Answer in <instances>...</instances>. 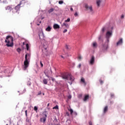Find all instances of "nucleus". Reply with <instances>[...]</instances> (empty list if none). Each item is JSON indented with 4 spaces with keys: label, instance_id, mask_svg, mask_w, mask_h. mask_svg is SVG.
<instances>
[{
    "label": "nucleus",
    "instance_id": "f257e3e1",
    "mask_svg": "<svg viewBox=\"0 0 125 125\" xmlns=\"http://www.w3.org/2000/svg\"><path fill=\"white\" fill-rule=\"evenodd\" d=\"M114 31V27L111 26L107 29L105 34V39H106V42H110V39L112 38L113 36V33Z\"/></svg>",
    "mask_w": 125,
    "mask_h": 125
},
{
    "label": "nucleus",
    "instance_id": "f03ea898",
    "mask_svg": "<svg viewBox=\"0 0 125 125\" xmlns=\"http://www.w3.org/2000/svg\"><path fill=\"white\" fill-rule=\"evenodd\" d=\"M5 42L6 43V46L8 47H12L13 46V38L10 36H7L5 40Z\"/></svg>",
    "mask_w": 125,
    "mask_h": 125
},
{
    "label": "nucleus",
    "instance_id": "7ed1b4c3",
    "mask_svg": "<svg viewBox=\"0 0 125 125\" xmlns=\"http://www.w3.org/2000/svg\"><path fill=\"white\" fill-rule=\"evenodd\" d=\"M109 49V42H107V41H105V42L103 43L101 46V50L103 52H107Z\"/></svg>",
    "mask_w": 125,
    "mask_h": 125
},
{
    "label": "nucleus",
    "instance_id": "20e7f679",
    "mask_svg": "<svg viewBox=\"0 0 125 125\" xmlns=\"http://www.w3.org/2000/svg\"><path fill=\"white\" fill-rule=\"evenodd\" d=\"M62 78L63 80H67V81H70V82H73L74 79L71 74L69 73L68 74H63L62 75Z\"/></svg>",
    "mask_w": 125,
    "mask_h": 125
},
{
    "label": "nucleus",
    "instance_id": "39448f33",
    "mask_svg": "<svg viewBox=\"0 0 125 125\" xmlns=\"http://www.w3.org/2000/svg\"><path fill=\"white\" fill-rule=\"evenodd\" d=\"M85 8L91 15H93L94 14V10H93V9L92 8V6H88L87 4H85Z\"/></svg>",
    "mask_w": 125,
    "mask_h": 125
},
{
    "label": "nucleus",
    "instance_id": "423d86ee",
    "mask_svg": "<svg viewBox=\"0 0 125 125\" xmlns=\"http://www.w3.org/2000/svg\"><path fill=\"white\" fill-rule=\"evenodd\" d=\"M47 112L46 111H45L42 113V118H41L40 119V122L41 123H45V121H46V118H47Z\"/></svg>",
    "mask_w": 125,
    "mask_h": 125
},
{
    "label": "nucleus",
    "instance_id": "0eeeda50",
    "mask_svg": "<svg viewBox=\"0 0 125 125\" xmlns=\"http://www.w3.org/2000/svg\"><path fill=\"white\" fill-rule=\"evenodd\" d=\"M25 0H22L20 2V3L18 4L15 7V9H14V10H13V13H16V12H18L20 10V7H21V4H22L23 1H24Z\"/></svg>",
    "mask_w": 125,
    "mask_h": 125
},
{
    "label": "nucleus",
    "instance_id": "6e6552de",
    "mask_svg": "<svg viewBox=\"0 0 125 125\" xmlns=\"http://www.w3.org/2000/svg\"><path fill=\"white\" fill-rule=\"evenodd\" d=\"M88 63L89 65H90L91 66L94 65V63H95V57L92 56L88 61Z\"/></svg>",
    "mask_w": 125,
    "mask_h": 125
},
{
    "label": "nucleus",
    "instance_id": "1a4fd4ad",
    "mask_svg": "<svg viewBox=\"0 0 125 125\" xmlns=\"http://www.w3.org/2000/svg\"><path fill=\"white\" fill-rule=\"evenodd\" d=\"M124 43V39L123 38H120L116 43V46H120L123 45Z\"/></svg>",
    "mask_w": 125,
    "mask_h": 125
},
{
    "label": "nucleus",
    "instance_id": "9d476101",
    "mask_svg": "<svg viewBox=\"0 0 125 125\" xmlns=\"http://www.w3.org/2000/svg\"><path fill=\"white\" fill-rule=\"evenodd\" d=\"M80 83L81 84L83 85V86H85V85H86V82H85V79H84L83 77L81 78Z\"/></svg>",
    "mask_w": 125,
    "mask_h": 125
},
{
    "label": "nucleus",
    "instance_id": "9b49d317",
    "mask_svg": "<svg viewBox=\"0 0 125 125\" xmlns=\"http://www.w3.org/2000/svg\"><path fill=\"white\" fill-rule=\"evenodd\" d=\"M23 65H24V67H23V69L25 70L27 69V68L28 67H29V62L28 61H24V62H23Z\"/></svg>",
    "mask_w": 125,
    "mask_h": 125
},
{
    "label": "nucleus",
    "instance_id": "f8f14e48",
    "mask_svg": "<svg viewBox=\"0 0 125 125\" xmlns=\"http://www.w3.org/2000/svg\"><path fill=\"white\" fill-rule=\"evenodd\" d=\"M88 99H89V95L86 94L84 96V98L83 99V102H87L88 101Z\"/></svg>",
    "mask_w": 125,
    "mask_h": 125
},
{
    "label": "nucleus",
    "instance_id": "ddd939ff",
    "mask_svg": "<svg viewBox=\"0 0 125 125\" xmlns=\"http://www.w3.org/2000/svg\"><path fill=\"white\" fill-rule=\"evenodd\" d=\"M6 10H8L9 11H11L14 10V9L12 8V5H9L5 7Z\"/></svg>",
    "mask_w": 125,
    "mask_h": 125
},
{
    "label": "nucleus",
    "instance_id": "4468645a",
    "mask_svg": "<svg viewBox=\"0 0 125 125\" xmlns=\"http://www.w3.org/2000/svg\"><path fill=\"white\" fill-rule=\"evenodd\" d=\"M107 30V26H104L102 27L101 31V34L102 35L103 34H104L105 33V31Z\"/></svg>",
    "mask_w": 125,
    "mask_h": 125
},
{
    "label": "nucleus",
    "instance_id": "2eb2a0df",
    "mask_svg": "<svg viewBox=\"0 0 125 125\" xmlns=\"http://www.w3.org/2000/svg\"><path fill=\"white\" fill-rule=\"evenodd\" d=\"M64 26H65L67 29H69V28H70V25L69 24L66 23V22H63L62 24V27H64Z\"/></svg>",
    "mask_w": 125,
    "mask_h": 125
},
{
    "label": "nucleus",
    "instance_id": "dca6fc26",
    "mask_svg": "<svg viewBox=\"0 0 125 125\" xmlns=\"http://www.w3.org/2000/svg\"><path fill=\"white\" fill-rule=\"evenodd\" d=\"M46 47H44V49H42L43 53L45 54V55H48V51H47V50H46Z\"/></svg>",
    "mask_w": 125,
    "mask_h": 125
},
{
    "label": "nucleus",
    "instance_id": "f3484780",
    "mask_svg": "<svg viewBox=\"0 0 125 125\" xmlns=\"http://www.w3.org/2000/svg\"><path fill=\"white\" fill-rule=\"evenodd\" d=\"M53 28L56 30L57 29H60V26L57 24H54L53 25Z\"/></svg>",
    "mask_w": 125,
    "mask_h": 125
},
{
    "label": "nucleus",
    "instance_id": "a211bd4d",
    "mask_svg": "<svg viewBox=\"0 0 125 125\" xmlns=\"http://www.w3.org/2000/svg\"><path fill=\"white\" fill-rule=\"evenodd\" d=\"M101 2H102V0H97L96 3H97V6H98V7H99V6H100V4H101Z\"/></svg>",
    "mask_w": 125,
    "mask_h": 125
},
{
    "label": "nucleus",
    "instance_id": "6ab92c4d",
    "mask_svg": "<svg viewBox=\"0 0 125 125\" xmlns=\"http://www.w3.org/2000/svg\"><path fill=\"white\" fill-rule=\"evenodd\" d=\"M92 46H93V47L94 48H96V47H97V42H93L92 43Z\"/></svg>",
    "mask_w": 125,
    "mask_h": 125
},
{
    "label": "nucleus",
    "instance_id": "aec40b11",
    "mask_svg": "<svg viewBox=\"0 0 125 125\" xmlns=\"http://www.w3.org/2000/svg\"><path fill=\"white\" fill-rule=\"evenodd\" d=\"M46 31L47 32H50L51 31V27L50 26H48L46 28Z\"/></svg>",
    "mask_w": 125,
    "mask_h": 125
},
{
    "label": "nucleus",
    "instance_id": "412c9836",
    "mask_svg": "<svg viewBox=\"0 0 125 125\" xmlns=\"http://www.w3.org/2000/svg\"><path fill=\"white\" fill-rule=\"evenodd\" d=\"M65 48H66V49H67V50H70V49H71V46H70L68 45H66Z\"/></svg>",
    "mask_w": 125,
    "mask_h": 125
},
{
    "label": "nucleus",
    "instance_id": "4be33fe9",
    "mask_svg": "<svg viewBox=\"0 0 125 125\" xmlns=\"http://www.w3.org/2000/svg\"><path fill=\"white\" fill-rule=\"evenodd\" d=\"M43 83H44V84H47V80L44 79L43 80Z\"/></svg>",
    "mask_w": 125,
    "mask_h": 125
},
{
    "label": "nucleus",
    "instance_id": "5701e85b",
    "mask_svg": "<svg viewBox=\"0 0 125 125\" xmlns=\"http://www.w3.org/2000/svg\"><path fill=\"white\" fill-rule=\"evenodd\" d=\"M53 11H54V9L52 8L48 10V13H51V12H53Z\"/></svg>",
    "mask_w": 125,
    "mask_h": 125
},
{
    "label": "nucleus",
    "instance_id": "b1692460",
    "mask_svg": "<svg viewBox=\"0 0 125 125\" xmlns=\"http://www.w3.org/2000/svg\"><path fill=\"white\" fill-rule=\"evenodd\" d=\"M83 56H82V55H79V61H81V60H83Z\"/></svg>",
    "mask_w": 125,
    "mask_h": 125
},
{
    "label": "nucleus",
    "instance_id": "393cba45",
    "mask_svg": "<svg viewBox=\"0 0 125 125\" xmlns=\"http://www.w3.org/2000/svg\"><path fill=\"white\" fill-rule=\"evenodd\" d=\"M28 61V54H26L25 55V61Z\"/></svg>",
    "mask_w": 125,
    "mask_h": 125
},
{
    "label": "nucleus",
    "instance_id": "a878e982",
    "mask_svg": "<svg viewBox=\"0 0 125 125\" xmlns=\"http://www.w3.org/2000/svg\"><path fill=\"white\" fill-rule=\"evenodd\" d=\"M110 97L111 98H114L115 97V95L114 94V93H110Z\"/></svg>",
    "mask_w": 125,
    "mask_h": 125
},
{
    "label": "nucleus",
    "instance_id": "bb28decb",
    "mask_svg": "<svg viewBox=\"0 0 125 125\" xmlns=\"http://www.w3.org/2000/svg\"><path fill=\"white\" fill-rule=\"evenodd\" d=\"M53 109H55L56 110H58V109H59V106H58V105H56L55 106H54V107H53Z\"/></svg>",
    "mask_w": 125,
    "mask_h": 125
},
{
    "label": "nucleus",
    "instance_id": "cd10ccee",
    "mask_svg": "<svg viewBox=\"0 0 125 125\" xmlns=\"http://www.w3.org/2000/svg\"><path fill=\"white\" fill-rule=\"evenodd\" d=\"M63 3H64V1H63V0H60L59 1V4H63Z\"/></svg>",
    "mask_w": 125,
    "mask_h": 125
},
{
    "label": "nucleus",
    "instance_id": "c85d7f7f",
    "mask_svg": "<svg viewBox=\"0 0 125 125\" xmlns=\"http://www.w3.org/2000/svg\"><path fill=\"white\" fill-rule=\"evenodd\" d=\"M102 38V35H99L98 37V40L99 41H101V39Z\"/></svg>",
    "mask_w": 125,
    "mask_h": 125
},
{
    "label": "nucleus",
    "instance_id": "c756f323",
    "mask_svg": "<svg viewBox=\"0 0 125 125\" xmlns=\"http://www.w3.org/2000/svg\"><path fill=\"white\" fill-rule=\"evenodd\" d=\"M70 21H71V20L70 19V18H68L66 20H65L64 21V22H70Z\"/></svg>",
    "mask_w": 125,
    "mask_h": 125
},
{
    "label": "nucleus",
    "instance_id": "7c9ffc66",
    "mask_svg": "<svg viewBox=\"0 0 125 125\" xmlns=\"http://www.w3.org/2000/svg\"><path fill=\"white\" fill-rule=\"evenodd\" d=\"M26 50H29V44L27 43L26 44Z\"/></svg>",
    "mask_w": 125,
    "mask_h": 125
},
{
    "label": "nucleus",
    "instance_id": "2f4dec72",
    "mask_svg": "<svg viewBox=\"0 0 125 125\" xmlns=\"http://www.w3.org/2000/svg\"><path fill=\"white\" fill-rule=\"evenodd\" d=\"M17 51L18 52H19V53H20V51H21V49H20V48H18L17 49Z\"/></svg>",
    "mask_w": 125,
    "mask_h": 125
},
{
    "label": "nucleus",
    "instance_id": "473e14b6",
    "mask_svg": "<svg viewBox=\"0 0 125 125\" xmlns=\"http://www.w3.org/2000/svg\"><path fill=\"white\" fill-rule=\"evenodd\" d=\"M50 79L52 80V82H55V79L53 77H50Z\"/></svg>",
    "mask_w": 125,
    "mask_h": 125
},
{
    "label": "nucleus",
    "instance_id": "72a5a7b5",
    "mask_svg": "<svg viewBox=\"0 0 125 125\" xmlns=\"http://www.w3.org/2000/svg\"><path fill=\"white\" fill-rule=\"evenodd\" d=\"M124 18H125V15H122L121 17V19L123 20L124 19Z\"/></svg>",
    "mask_w": 125,
    "mask_h": 125
},
{
    "label": "nucleus",
    "instance_id": "f704fd0d",
    "mask_svg": "<svg viewBox=\"0 0 125 125\" xmlns=\"http://www.w3.org/2000/svg\"><path fill=\"white\" fill-rule=\"evenodd\" d=\"M104 110H108V105L105 106Z\"/></svg>",
    "mask_w": 125,
    "mask_h": 125
},
{
    "label": "nucleus",
    "instance_id": "c9c22d12",
    "mask_svg": "<svg viewBox=\"0 0 125 125\" xmlns=\"http://www.w3.org/2000/svg\"><path fill=\"white\" fill-rule=\"evenodd\" d=\"M99 82H100L101 84H102V83H104L103 81H102L101 80H100Z\"/></svg>",
    "mask_w": 125,
    "mask_h": 125
},
{
    "label": "nucleus",
    "instance_id": "e433bc0d",
    "mask_svg": "<svg viewBox=\"0 0 125 125\" xmlns=\"http://www.w3.org/2000/svg\"><path fill=\"white\" fill-rule=\"evenodd\" d=\"M69 111H70V112L71 115H72V114H73V113L74 112V111H73V110H70Z\"/></svg>",
    "mask_w": 125,
    "mask_h": 125
},
{
    "label": "nucleus",
    "instance_id": "4c0bfd02",
    "mask_svg": "<svg viewBox=\"0 0 125 125\" xmlns=\"http://www.w3.org/2000/svg\"><path fill=\"white\" fill-rule=\"evenodd\" d=\"M40 64L41 65V67H43V64H42V61L40 62Z\"/></svg>",
    "mask_w": 125,
    "mask_h": 125
},
{
    "label": "nucleus",
    "instance_id": "58836bf2",
    "mask_svg": "<svg viewBox=\"0 0 125 125\" xmlns=\"http://www.w3.org/2000/svg\"><path fill=\"white\" fill-rule=\"evenodd\" d=\"M68 99H71V98H72V96H71L70 95H69L68 96Z\"/></svg>",
    "mask_w": 125,
    "mask_h": 125
},
{
    "label": "nucleus",
    "instance_id": "ea45409f",
    "mask_svg": "<svg viewBox=\"0 0 125 125\" xmlns=\"http://www.w3.org/2000/svg\"><path fill=\"white\" fill-rule=\"evenodd\" d=\"M65 116H66L67 117L69 116V112H66L65 114Z\"/></svg>",
    "mask_w": 125,
    "mask_h": 125
},
{
    "label": "nucleus",
    "instance_id": "a19ab883",
    "mask_svg": "<svg viewBox=\"0 0 125 125\" xmlns=\"http://www.w3.org/2000/svg\"><path fill=\"white\" fill-rule=\"evenodd\" d=\"M68 30L67 29H64L63 31V33H66V32Z\"/></svg>",
    "mask_w": 125,
    "mask_h": 125
},
{
    "label": "nucleus",
    "instance_id": "79ce46f5",
    "mask_svg": "<svg viewBox=\"0 0 125 125\" xmlns=\"http://www.w3.org/2000/svg\"><path fill=\"white\" fill-rule=\"evenodd\" d=\"M44 74H45L46 77H47V78H49V76H48L46 73H45V72H44Z\"/></svg>",
    "mask_w": 125,
    "mask_h": 125
},
{
    "label": "nucleus",
    "instance_id": "37998d69",
    "mask_svg": "<svg viewBox=\"0 0 125 125\" xmlns=\"http://www.w3.org/2000/svg\"><path fill=\"white\" fill-rule=\"evenodd\" d=\"M42 94V92L41 91H40L38 94V95H41Z\"/></svg>",
    "mask_w": 125,
    "mask_h": 125
},
{
    "label": "nucleus",
    "instance_id": "c03bdc74",
    "mask_svg": "<svg viewBox=\"0 0 125 125\" xmlns=\"http://www.w3.org/2000/svg\"><path fill=\"white\" fill-rule=\"evenodd\" d=\"M89 125H92V122L91 121H90V122H89Z\"/></svg>",
    "mask_w": 125,
    "mask_h": 125
},
{
    "label": "nucleus",
    "instance_id": "a18cd8bd",
    "mask_svg": "<svg viewBox=\"0 0 125 125\" xmlns=\"http://www.w3.org/2000/svg\"><path fill=\"white\" fill-rule=\"evenodd\" d=\"M34 110H38V107L37 106H34Z\"/></svg>",
    "mask_w": 125,
    "mask_h": 125
},
{
    "label": "nucleus",
    "instance_id": "49530a36",
    "mask_svg": "<svg viewBox=\"0 0 125 125\" xmlns=\"http://www.w3.org/2000/svg\"><path fill=\"white\" fill-rule=\"evenodd\" d=\"M75 16H78V13H75L74 14Z\"/></svg>",
    "mask_w": 125,
    "mask_h": 125
},
{
    "label": "nucleus",
    "instance_id": "de8ad7c7",
    "mask_svg": "<svg viewBox=\"0 0 125 125\" xmlns=\"http://www.w3.org/2000/svg\"><path fill=\"white\" fill-rule=\"evenodd\" d=\"M106 112H107V110H104V113H106Z\"/></svg>",
    "mask_w": 125,
    "mask_h": 125
},
{
    "label": "nucleus",
    "instance_id": "09e8293b",
    "mask_svg": "<svg viewBox=\"0 0 125 125\" xmlns=\"http://www.w3.org/2000/svg\"><path fill=\"white\" fill-rule=\"evenodd\" d=\"M25 113L26 116H27V110H25Z\"/></svg>",
    "mask_w": 125,
    "mask_h": 125
},
{
    "label": "nucleus",
    "instance_id": "8fccbe9b",
    "mask_svg": "<svg viewBox=\"0 0 125 125\" xmlns=\"http://www.w3.org/2000/svg\"><path fill=\"white\" fill-rule=\"evenodd\" d=\"M70 10H71V11H73V8H71Z\"/></svg>",
    "mask_w": 125,
    "mask_h": 125
},
{
    "label": "nucleus",
    "instance_id": "3c124183",
    "mask_svg": "<svg viewBox=\"0 0 125 125\" xmlns=\"http://www.w3.org/2000/svg\"><path fill=\"white\" fill-rule=\"evenodd\" d=\"M81 66H82V64H79V68L81 67Z\"/></svg>",
    "mask_w": 125,
    "mask_h": 125
},
{
    "label": "nucleus",
    "instance_id": "603ef678",
    "mask_svg": "<svg viewBox=\"0 0 125 125\" xmlns=\"http://www.w3.org/2000/svg\"><path fill=\"white\" fill-rule=\"evenodd\" d=\"M113 103H114V102H110L111 104H113Z\"/></svg>",
    "mask_w": 125,
    "mask_h": 125
},
{
    "label": "nucleus",
    "instance_id": "864d4df0",
    "mask_svg": "<svg viewBox=\"0 0 125 125\" xmlns=\"http://www.w3.org/2000/svg\"><path fill=\"white\" fill-rule=\"evenodd\" d=\"M28 85H31V83H28Z\"/></svg>",
    "mask_w": 125,
    "mask_h": 125
},
{
    "label": "nucleus",
    "instance_id": "5fc2aeb1",
    "mask_svg": "<svg viewBox=\"0 0 125 125\" xmlns=\"http://www.w3.org/2000/svg\"><path fill=\"white\" fill-rule=\"evenodd\" d=\"M61 57H62V58H64V57H63V56H61Z\"/></svg>",
    "mask_w": 125,
    "mask_h": 125
},
{
    "label": "nucleus",
    "instance_id": "6e6d98bb",
    "mask_svg": "<svg viewBox=\"0 0 125 125\" xmlns=\"http://www.w3.org/2000/svg\"><path fill=\"white\" fill-rule=\"evenodd\" d=\"M43 95H44V93H43Z\"/></svg>",
    "mask_w": 125,
    "mask_h": 125
},
{
    "label": "nucleus",
    "instance_id": "4d7b16f0",
    "mask_svg": "<svg viewBox=\"0 0 125 125\" xmlns=\"http://www.w3.org/2000/svg\"><path fill=\"white\" fill-rule=\"evenodd\" d=\"M49 105V104H48V106Z\"/></svg>",
    "mask_w": 125,
    "mask_h": 125
},
{
    "label": "nucleus",
    "instance_id": "13d9d810",
    "mask_svg": "<svg viewBox=\"0 0 125 125\" xmlns=\"http://www.w3.org/2000/svg\"><path fill=\"white\" fill-rule=\"evenodd\" d=\"M40 23H42V21H40Z\"/></svg>",
    "mask_w": 125,
    "mask_h": 125
},
{
    "label": "nucleus",
    "instance_id": "bf43d9fd",
    "mask_svg": "<svg viewBox=\"0 0 125 125\" xmlns=\"http://www.w3.org/2000/svg\"><path fill=\"white\" fill-rule=\"evenodd\" d=\"M39 37H40V38H41V36H39Z\"/></svg>",
    "mask_w": 125,
    "mask_h": 125
},
{
    "label": "nucleus",
    "instance_id": "052dcab7",
    "mask_svg": "<svg viewBox=\"0 0 125 125\" xmlns=\"http://www.w3.org/2000/svg\"><path fill=\"white\" fill-rule=\"evenodd\" d=\"M49 80V81H50V78Z\"/></svg>",
    "mask_w": 125,
    "mask_h": 125
},
{
    "label": "nucleus",
    "instance_id": "680f3d73",
    "mask_svg": "<svg viewBox=\"0 0 125 125\" xmlns=\"http://www.w3.org/2000/svg\"><path fill=\"white\" fill-rule=\"evenodd\" d=\"M6 125H8V124H6Z\"/></svg>",
    "mask_w": 125,
    "mask_h": 125
}]
</instances>
